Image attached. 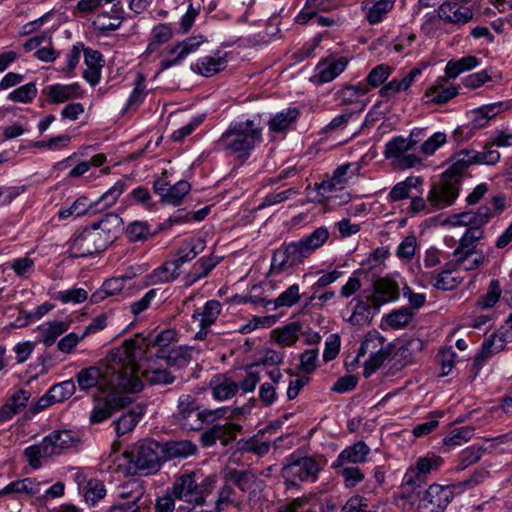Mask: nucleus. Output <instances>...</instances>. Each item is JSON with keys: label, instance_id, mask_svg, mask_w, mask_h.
<instances>
[{"label": "nucleus", "instance_id": "nucleus-1", "mask_svg": "<svg viewBox=\"0 0 512 512\" xmlns=\"http://www.w3.org/2000/svg\"><path fill=\"white\" fill-rule=\"evenodd\" d=\"M107 360L108 364L103 368L91 366L77 373L75 378L81 391L88 392L97 388L98 395H102L113 389H124L133 393L142 390L141 380L135 374V367L129 361L126 350L111 353Z\"/></svg>", "mask_w": 512, "mask_h": 512}, {"label": "nucleus", "instance_id": "nucleus-2", "mask_svg": "<svg viewBox=\"0 0 512 512\" xmlns=\"http://www.w3.org/2000/svg\"><path fill=\"white\" fill-rule=\"evenodd\" d=\"M330 233L326 227H319L299 241L290 242L274 251L271 270L278 273L286 268L299 265L315 250L322 247L329 239Z\"/></svg>", "mask_w": 512, "mask_h": 512}, {"label": "nucleus", "instance_id": "nucleus-3", "mask_svg": "<svg viewBox=\"0 0 512 512\" xmlns=\"http://www.w3.org/2000/svg\"><path fill=\"white\" fill-rule=\"evenodd\" d=\"M262 131V127L253 120L234 122L222 133L217 145L244 162L250 157L256 145L263 141Z\"/></svg>", "mask_w": 512, "mask_h": 512}, {"label": "nucleus", "instance_id": "nucleus-4", "mask_svg": "<svg viewBox=\"0 0 512 512\" xmlns=\"http://www.w3.org/2000/svg\"><path fill=\"white\" fill-rule=\"evenodd\" d=\"M128 469L134 475L148 476L158 472L163 464L161 446L153 440H142L124 452Z\"/></svg>", "mask_w": 512, "mask_h": 512}, {"label": "nucleus", "instance_id": "nucleus-5", "mask_svg": "<svg viewBox=\"0 0 512 512\" xmlns=\"http://www.w3.org/2000/svg\"><path fill=\"white\" fill-rule=\"evenodd\" d=\"M79 443L78 436L70 430L53 431L38 444L31 445L24 450V455L29 465L38 469L41 467V459H47L59 454L62 450L74 447Z\"/></svg>", "mask_w": 512, "mask_h": 512}, {"label": "nucleus", "instance_id": "nucleus-6", "mask_svg": "<svg viewBox=\"0 0 512 512\" xmlns=\"http://www.w3.org/2000/svg\"><path fill=\"white\" fill-rule=\"evenodd\" d=\"M416 151L417 142L415 140L397 136L385 145L384 156L386 159L392 160L395 167L408 169L421 162Z\"/></svg>", "mask_w": 512, "mask_h": 512}, {"label": "nucleus", "instance_id": "nucleus-7", "mask_svg": "<svg viewBox=\"0 0 512 512\" xmlns=\"http://www.w3.org/2000/svg\"><path fill=\"white\" fill-rule=\"evenodd\" d=\"M124 389H113L102 395L94 396V407L90 413L91 424H99L109 419L113 412L130 403L131 398L125 395Z\"/></svg>", "mask_w": 512, "mask_h": 512}, {"label": "nucleus", "instance_id": "nucleus-8", "mask_svg": "<svg viewBox=\"0 0 512 512\" xmlns=\"http://www.w3.org/2000/svg\"><path fill=\"white\" fill-rule=\"evenodd\" d=\"M287 463L281 470L282 477L291 485H297V481H314L319 472L318 463L312 457H301L291 454Z\"/></svg>", "mask_w": 512, "mask_h": 512}, {"label": "nucleus", "instance_id": "nucleus-9", "mask_svg": "<svg viewBox=\"0 0 512 512\" xmlns=\"http://www.w3.org/2000/svg\"><path fill=\"white\" fill-rule=\"evenodd\" d=\"M201 473L198 471H185L175 477L172 485V495L177 500L185 501L194 506H202L205 498L200 496L197 480H200Z\"/></svg>", "mask_w": 512, "mask_h": 512}, {"label": "nucleus", "instance_id": "nucleus-10", "mask_svg": "<svg viewBox=\"0 0 512 512\" xmlns=\"http://www.w3.org/2000/svg\"><path fill=\"white\" fill-rule=\"evenodd\" d=\"M204 415L194 396L183 394L178 398L177 412L174 417L183 429L188 431L200 430L203 426Z\"/></svg>", "mask_w": 512, "mask_h": 512}, {"label": "nucleus", "instance_id": "nucleus-11", "mask_svg": "<svg viewBox=\"0 0 512 512\" xmlns=\"http://www.w3.org/2000/svg\"><path fill=\"white\" fill-rule=\"evenodd\" d=\"M126 187L127 180L120 179L94 203L89 202L86 197H79L73 202L72 210L75 212L76 217H79L86 214L93 207L95 210L109 208L115 204Z\"/></svg>", "mask_w": 512, "mask_h": 512}, {"label": "nucleus", "instance_id": "nucleus-12", "mask_svg": "<svg viewBox=\"0 0 512 512\" xmlns=\"http://www.w3.org/2000/svg\"><path fill=\"white\" fill-rule=\"evenodd\" d=\"M106 248L107 245L103 242L101 236L89 226L72 239L69 254L73 258L87 257L104 251Z\"/></svg>", "mask_w": 512, "mask_h": 512}, {"label": "nucleus", "instance_id": "nucleus-13", "mask_svg": "<svg viewBox=\"0 0 512 512\" xmlns=\"http://www.w3.org/2000/svg\"><path fill=\"white\" fill-rule=\"evenodd\" d=\"M459 195V181L457 179L445 178L432 185L427 200L430 206L435 209H443L454 203Z\"/></svg>", "mask_w": 512, "mask_h": 512}, {"label": "nucleus", "instance_id": "nucleus-14", "mask_svg": "<svg viewBox=\"0 0 512 512\" xmlns=\"http://www.w3.org/2000/svg\"><path fill=\"white\" fill-rule=\"evenodd\" d=\"M453 497L448 486L432 484L420 498L418 512H444Z\"/></svg>", "mask_w": 512, "mask_h": 512}, {"label": "nucleus", "instance_id": "nucleus-15", "mask_svg": "<svg viewBox=\"0 0 512 512\" xmlns=\"http://www.w3.org/2000/svg\"><path fill=\"white\" fill-rule=\"evenodd\" d=\"M241 431L242 426L236 423L215 424L201 434L200 442L206 448L215 445L217 441H220L223 446H227L236 439L237 434Z\"/></svg>", "mask_w": 512, "mask_h": 512}, {"label": "nucleus", "instance_id": "nucleus-16", "mask_svg": "<svg viewBox=\"0 0 512 512\" xmlns=\"http://www.w3.org/2000/svg\"><path fill=\"white\" fill-rule=\"evenodd\" d=\"M400 291L398 284L389 278H379L373 283V293L367 297L375 310L383 304L395 301L399 298Z\"/></svg>", "mask_w": 512, "mask_h": 512}, {"label": "nucleus", "instance_id": "nucleus-17", "mask_svg": "<svg viewBox=\"0 0 512 512\" xmlns=\"http://www.w3.org/2000/svg\"><path fill=\"white\" fill-rule=\"evenodd\" d=\"M438 17L445 23L461 26L473 19V11L457 0L446 1L438 8Z\"/></svg>", "mask_w": 512, "mask_h": 512}, {"label": "nucleus", "instance_id": "nucleus-18", "mask_svg": "<svg viewBox=\"0 0 512 512\" xmlns=\"http://www.w3.org/2000/svg\"><path fill=\"white\" fill-rule=\"evenodd\" d=\"M206 39L199 36H192L184 39L179 42L173 48L169 50L171 55H174L172 59H164L161 61V68L163 70L168 69L170 67L176 66L180 64L189 54L194 53L198 50L201 44H203Z\"/></svg>", "mask_w": 512, "mask_h": 512}, {"label": "nucleus", "instance_id": "nucleus-19", "mask_svg": "<svg viewBox=\"0 0 512 512\" xmlns=\"http://www.w3.org/2000/svg\"><path fill=\"white\" fill-rule=\"evenodd\" d=\"M101 236L107 247L117 238L122 230L123 221L118 214L107 213L99 221L90 225Z\"/></svg>", "mask_w": 512, "mask_h": 512}, {"label": "nucleus", "instance_id": "nucleus-20", "mask_svg": "<svg viewBox=\"0 0 512 512\" xmlns=\"http://www.w3.org/2000/svg\"><path fill=\"white\" fill-rule=\"evenodd\" d=\"M163 463L173 459H185L196 454L197 446L190 440L160 443Z\"/></svg>", "mask_w": 512, "mask_h": 512}, {"label": "nucleus", "instance_id": "nucleus-21", "mask_svg": "<svg viewBox=\"0 0 512 512\" xmlns=\"http://www.w3.org/2000/svg\"><path fill=\"white\" fill-rule=\"evenodd\" d=\"M442 464V458L439 456L423 457L418 459L416 469L408 471L404 476L407 485L416 486L424 482L425 475L432 470H436Z\"/></svg>", "mask_w": 512, "mask_h": 512}, {"label": "nucleus", "instance_id": "nucleus-22", "mask_svg": "<svg viewBox=\"0 0 512 512\" xmlns=\"http://www.w3.org/2000/svg\"><path fill=\"white\" fill-rule=\"evenodd\" d=\"M193 347L189 346H171L169 349L155 352V357L163 359L170 367L182 368L192 359Z\"/></svg>", "mask_w": 512, "mask_h": 512}, {"label": "nucleus", "instance_id": "nucleus-23", "mask_svg": "<svg viewBox=\"0 0 512 512\" xmlns=\"http://www.w3.org/2000/svg\"><path fill=\"white\" fill-rule=\"evenodd\" d=\"M43 93L48 96L49 102L52 104L63 103L70 99H78L83 95V91L78 83L50 85L43 90Z\"/></svg>", "mask_w": 512, "mask_h": 512}, {"label": "nucleus", "instance_id": "nucleus-24", "mask_svg": "<svg viewBox=\"0 0 512 512\" xmlns=\"http://www.w3.org/2000/svg\"><path fill=\"white\" fill-rule=\"evenodd\" d=\"M347 64L348 61L345 57L321 61L316 66L317 74L314 78L317 79L319 84L328 83L341 74L345 70Z\"/></svg>", "mask_w": 512, "mask_h": 512}, {"label": "nucleus", "instance_id": "nucleus-25", "mask_svg": "<svg viewBox=\"0 0 512 512\" xmlns=\"http://www.w3.org/2000/svg\"><path fill=\"white\" fill-rule=\"evenodd\" d=\"M212 395L218 401L232 398L239 390V385L224 374L214 376L210 382Z\"/></svg>", "mask_w": 512, "mask_h": 512}, {"label": "nucleus", "instance_id": "nucleus-26", "mask_svg": "<svg viewBox=\"0 0 512 512\" xmlns=\"http://www.w3.org/2000/svg\"><path fill=\"white\" fill-rule=\"evenodd\" d=\"M144 413L145 407L140 404L131 407L127 412L123 413L116 421H114L117 436L121 437L133 431Z\"/></svg>", "mask_w": 512, "mask_h": 512}, {"label": "nucleus", "instance_id": "nucleus-27", "mask_svg": "<svg viewBox=\"0 0 512 512\" xmlns=\"http://www.w3.org/2000/svg\"><path fill=\"white\" fill-rule=\"evenodd\" d=\"M370 453L368 445L359 441L352 446L346 447L337 457L333 464L336 465H356L364 463L367 455Z\"/></svg>", "mask_w": 512, "mask_h": 512}, {"label": "nucleus", "instance_id": "nucleus-28", "mask_svg": "<svg viewBox=\"0 0 512 512\" xmlns=\"http://www.w3.org/2000/svg\"><path fill=\"white\" fill-rule=\"evenodd\" d=\"M30 398V393L26 390L20 389L16 391L5 404L0 408V421H8L15 414L22 411Z\"/></svg>", "mask_w": 512, "mask_h": 512}, {"label": "nucleus", "instance_id": "nucleus-29", "mask_svg": "<svg viewBox=\"0 0 512 512\" xmlns=\"http://www.w3.org/2000/svg\"><path fill=\"white\" fill-rule=\"evenodd\" d=\"M127 357L131 364L135 367V374L141 380L150 385H168L175 381V377L171 375V373L165 369H151L140 371L139 368L135 365L134 360L131 358L130 354L127 352Z\"/></svg>", "mask_w": 512, "mask_h": 512}, {"label": "nucleus", "instance_id": "nucleus-30", "mask_svg": "<svg viewBox=\"0 0 512 512\" xmlns=\"http://www.w3.org/2000/svg\"><path fill=\"white\" fill-rule=\"evenodd\" d=\"M300 115L298 108H287L281 112L276 113L268 121V126L271 132L283 133L289 130L296 122Z\"/></svg>", "mask_w": 512, "mask_h": 512}, {"label": "nucleus", "instance_id": "nucleus-31", "mask_svg": "<svg viewBox=\"0 0 512 512\" xmlns=\"http://www.w3.org/2000/svg\"><path fill=\"white\" fill-rule=\"evenodd\" d=\"M395 0H365L362 2V9L366 13V18L370 24L379 23L394 6Z\"/></svg>", "mask_w": 512, "mask_h": 512}, {"label": "nucleus", "instance_id": "nucleus-32", "mask_svg": "<svg viewBox=\"0 0 512 512\" xmlns=\"http://www.w3.org/2000/svg\"><path fill=\"white\" fill-rule=\"evenodd\" d=\"M336 6L335 0H307L305 9L297 15L295 21L298 24H305L310 20L315 21L317 11H329Z\"/></svg>", "mask_w": 512, "mask_h": 512}, {"label": "nucleus", "instance_id": "nucleus-33", "mask_svg": "<svg viewBox=\"0 0 512 512\" xmlns=\"http://www.w3.org/2000/svg\"><path fill=\"white\" fill-rule=\"evenodd\" d=\"M455 269H456V264H454L453 262L447 263L446 268L443 269L440 273H438V274L431 273L430 274L431 284L439 290H443V291L453 290L460 283V281L456 277L452 276V272Z\"/></svg>", "mask_w": 512, "mask_h": 512}, {"label": "nucleus", "instance_id": "nucleus-34", "mask_svg": "<svg viewBox=\"0 0 512 512\" xmlns=\"http://www.w3.org/2000/svg\"><path fill=\"white\" fill-rule=\"evenodd\" d=\"M445 81L446 80L444 78H439L436 84L426 91L425 96L428 101L434 104L442 105L447 103L458 94L456 87L444 88L443 85Z\"/></svg>", "mask_w": 512, "mask_h": 512}, {"label": "nucleus", "instance_id": "nucleus-35", "mask_svg": "<svg viewBox=\"0 0 512 512\" xmlns=\"http://www.w3.org/2000/svg\"><path fill=\"white\" fill-rule=\"evenodd\" d=\"M350 168L349 164L339 166L334 172L330 179L322 181L320 184H316L315 189L322 196L330 193L338 188H342L344 184L347 183V179L345 178L348 169Z\"/></svg>", "mask_w": 512, "mask_h": 512}, {"label": "nucleus", "instance_id": "nucleus-36", "mask_svg": "<svg viewBox=\"0 0 512 512\" xmlns=\"http://www.w3.org/2000/svg\"><path fill=\"white\" fill-rule=\"evenodd\" d=\"M452 160V164L447 168L443 175L445 178L457 179L460 182V177L462 174L470 165H472L471 157L468 153V150L463 149L455 153Z\"/></svg>", "mask_w": 512, "mask_h": 512}, {"label": "nucleus", "instance_id": "nucleus-37", "mask_svg": "<svg viewBox=\"0 0 512 512\" xmlns=\"http://www.w3.org/2000/svg\"><path fill=\"white\" fill-rule=\"evenodd\" d=\"M225 479L232 481L242 492L251 490L256 483V474L252 470L229 469L225 474Z\"/></svg>", "mask_w": 512, "mask_h": 512}, {"label": "nucleus", "instance_id": "nucleus-38", "mask_svg": "<svg viewBox=\"0 0 512 512\" xmlns=\"http://www.w3.org/2000/svg\"><path fill=\"white\" fill-rule=\"evenodd\" d=\"M41 490L42 483L37 482L32 478H25L8 484L5 488L0 490V496L8 493H26L28 495L36 496L40 494Z\"/></svg>", "mask_w": 512, "mask_h": 512}, {"label": "nucleus", "instance_id": "nucleus-39", "mask_svg": "<svg viewBox=\"0 0 512 512\" xmlns=\"http://www.w3.org/2000/svg\"><path fill=\"white\" fill-rule=\"evenodd\" d=\"M369 87L359 82L356 85H347L336 92V100L340 105L356 103L359 97L367 94Z\"/></svg>", "mask_w": 512, "mask_h": 512}, {"label": "nucleus", "instance_id": "nucleus-40", "mask_svg": "<svg viewBox=\"0 0 512 512\" xmlns=\"http://www.w3.org/2000/svg\"><path fill=\"white\" fill-rule=\"evenodd\" d=\"M69 322L52 321L40 327L42 342L46 347L52 346L57 338L69 329Z\"/></svg>", "mask_w": 512, "mask_h": 512}, {"label": "nucleus", "instance_id": "nucleus-41", "mask_svg": "<svg viewBox=\"0 0 512 512\" xmlns=\"http://www.w3.org/2000/svg\"><path fill=\"white\" fill-rule=\"evenodd\" d=\"M423 180L420 177H407L404 181L397 183L389 193V199L397 202L410 197L412 188H418L422 185Z\"/></svg>", "mask_w": 512, "mask_h": 512}, {"label": "nucleus", "instance_id": "nucleus-42", "mask_svg": "<svg viewBox=\"0 0 512 512\" xmlns=\"http://www.w3.org/2000/svg\"><path fill=\"white\" fill-rule=\"evenodd\" d=\"M478 64L479 60L472 55L462 57L458 60L452 59L448 61L445 68V73L448 78H456L462 72L469 71L478 66Z\"/></svg>", "mask_w": 512, "mask_h": 512}, {"label": "nucleus", "instance_id": "nucleus-43", "mask_svg": "<svg viewBox=\"0 0 512 512\" xmlns=\"http://www.w3.org/2000/svg\"><path fill=\"white\" fill-rule=\"evenodd\" d=\"M495 213L491 208L483 206L480 207L478 212H464L458 215V222L462 225H476L482 226L486 224Z\"/></svg>", "mask_w": 512, "mask_h": 512}, {"label": "nucleus", "instance_id": "nucleus-44", "mask_svg": "<svg viewBox=\"0 0 512 512\" xmlns=\"http://www.w3.org/2000/svg\"><path fill=\"white\" fill-rule=\"evenodd\" d=\"M226 64L227 61L223 57L214 58L205 56L197 61L196 67L201 75L205 77H211L216 73L224 70Z\"/></svg>", "mask_w": 512, "mask_h": 512}, {"label": "nucleus", "instance_id": "nucleus-45", "mask_svg": "<svg viewBox=\"0 0 512 512\" xmlns=\"http://www.w3.org/2000/svg\"><path fill=\"white\" fill-rule=\"evenodd\" d=\"M336 469V473L344 480L345 486L348 488L355 487L364 479V473L356 465H336L332 464Z\"/></svg>", "mask_w": 512, "mask_h": 512}, {"label": "nucleus", "instance_id": "nucleus-46", "mask_svg": "<svg viewBox=\"0 0 512 512\" xmlns=\"http://www.w3.org/2000/svg\"><path fill=\"white\" fill-rule=\"evenodd\" d=\"M300 299V288L298 284L289 286L282 292L276 299L268 300L265 305H273V309L278 307H291L295 305Z\"/></svg>", "mask_w": 512, "mask_h": 512}, {"label": "nucleus", "instance_id": "nucleus-47", "mask_svg": "<svg viewBox=\"0 0 512 512\" xmlns=\"http://www.w3.org/2000/svg\"><path fill=\"white\" fill-rule=\"evenodd\" d=\"M413 317L414 312L411 308L402 307L389 313L385 321L392 329H403L412 321Z\"/></svg>", "mask_w": 512, "mask_h": 512}, {"label": "nucleus", "instance_id": "nucleus-48", "mask_svg": "<svg viewBox=\"0 0 512 512\" xmlns=\"http://www.w3.org/2000/svg\"><path fill=\"white\" fill-rule=\"evenodd\" d=\"M190 184L185 180H180L174 185L169 186L168 191L162 203L178 206L182 203L183 198L189 193Z\"/></svg>", "mask_w": 512, "mask_h": 512}, {"label": "nucleus", "instance_id": "nucleus-49", "mask_svg": "<svg viewBox=\"0 0 512 512\" xmlns=\"http://www.w3.org/2000/svg\"><path fill=\"white\" fill-rule=\"evenodd\" d=\"M502 294V289L499 280L493 279L490 281L487 292L483 294L477 301V306L482 309H490L496 305Z\"/></svg>", "mask_w": 512, "mask_h": 512}, {"label": "nucleus", "instance_id": "nucleus-50", "mask_svg": "<svg viewBox=\"0 0 512 512\" xmlns=\"http://www.w3.org/2000/svg\"><path fill=\"white\" fill-rule=\"evenodd\" d=\"M75 391V382L73 379H70L53 385L48 390V396L52 399V402L59 403L69 399L75 393Z\"/></svg>", "mask_w": 512, "mask_h": 512}, {"label": "nucleus", "instance_id": "nucleus-51", "mask_svg": "<svg viewBox=\"0 0 512 512\" xmlns=\"http://www.w3.org/2000/svg\"><path fill=\"white\" fill-rule=\"evenodd\" d=\"M486 449L479 445H471L465 448L459 455L458 471H463L469 466L477 463Z\"/></svg>", "mask_w": 512, "mask_h": 512}, {"label": "nucleus", "instance_id": "nucleus-52", "mask_svg": "<svg viewBox=\"0 0 512 512\" xmlns=\"http://www.w3.org/2000/svg\"><path fill=\"white\" fill-rule=\"evenodd\" d=\"M180 275V271H176L168 261L154 269L149 275L150 283L153 285L160 283L172 282Z\"/></svg>", "mask_w": 512, "mask_h": 512}, {"label": "nucleus", "instance_id": "nucleus-53", "mask_svg": "<svg viewBox=\"0 0 512 512\" xmlns=\"http://www.w3.org/2000/svg\"><path fill=\"white\" fill-rule=\"evenodd\" d=\"M300 329L301 326L294 322L286 325L282 329L274 330L273 334L275 335L277 343L283 346H291L297 341Z\"/></svg>", "mask_w": 512, "mask_h": 512}, {"label": "nucleus", "instance_id": "nucleus-54", "mask_svg": "<svg viewBox=\"0 0 512 512\" xmlns=\"http://www.w3.org/2000/svg\"><path fill=\"white\" fill-rule=\"evenodd\" d=\"M474 433V428L470 426H463L452 429L447 436L443 439L445 446H458L469 441Z\"/></svg>", "mask_w": 512, "mask_h": 512}, {"label": "nucleus", "instance_id": "nucleus-55", "mask_svg": "<svg viewBox=\"0 0 512 512\" xmlns=\"http://www.w3.org/2000/svg\"><path fill=\"white\" fill-rule=\"evenodd\" d=\"M472 164L494 165L500 160V153L487 143L483 151L468 150Z\"/></svg>", "mask_w": 512, "mask_h": 512}, {"label": "nucleus", "instance_id": "nucleus-56", "mask_svg": "<svg viewBox=\"0 0 512 512\" xmlns=\"http://www.w3.org/2000/svg\"><path fill=\"white\" fill-rule=\"evenodd\" d=\"M37 87L34 82H29L9 93L8 99L12 102L30 103L37 96Z\"/></svg>", "mask_w": 512, "mask_h": 512}, {"label": "nucleus", "instance_id": "nucleus-57", "mask_svg": "<svg viewBox=\"0 0 512 512\" xmlns=\"http://www.w3.org/2000/svg\"><path fill=\"white\" fill-rule=\"evenodd\" d=\"M457 266H463L467 271L478 268L484 261V256L476 251L465 250L463 253L454 254Z\"/></svg>", "mask_w": 512, "mask_h": 512}, {"label": "nucleus", "instance_id": "nucleus-58", "mask_svg": "<svg viewBox=\"0 0 512 512\" xmlns=\"http://www.w3.org/2000/svg\"><path fill=\"white\" fill-rule=\"evenodd\" d=\"M205 249V241L202 238H192L186 241L177 251L186 261L193 260Z\"/></svg>", "mask_w": 512, "mask_h": 512}, {"label": "nucleus", "instance_id": "nucleus-59", "mask_svg": "<svg viewBox=\"0 0 512 512\" xmlns=\"http://www.w3.org/2000/svg\"><path fill=\"white\" fill-rule=\"evenodd\" d=\"M172 28L168 24H159L152 30L151 41L148 50L153 52L161 44L168 42L172 38Z\"/></svg>", "mask_w": 512, "mask_h": 512}, {"label": "nucleus", "instance_id": "nucleus-60", "mask_svg": "<svg viewBox=\"0 0 512 512\" xmlns=\"http://www.w3.org/2000/svg\"><path fill=\"white\" fill-rule=\"evenodd\" d=\"M480 226L469 228L460 240V245L454 250V254L463 253L465 250L476 251V241L482 236Z\"/></svg>", "mask_w": 512, "mask_h": 512}, {"label": "nucleus", "instance_id": "nucleus-61", "mask_svg": "<svg viewBox=\"0 0 512 512\" xmlns=\"http://www.w3.org/2000/svg\"><path fill=\"white\" fill-rule=\"evenodd\" d=\"M392 73V68L386 64L374 67L366 78L367 87L376 88L382 85Z\"/></svg>", "mask_w": 512, "mask_h": 512}, {"label": "nucleus", "instance_id": "nucleus-62", "mask_svg": "<svg viewBox=\"0 0 512 512\" xmlns=\"http://www.w3.org/2000/svg\"><path fill=\"white\" fill-rule=\"evenodd\" d=\"M200 13V4H195L194 1H190L186 12L181 16L179 27L177 28L178 33H187L193 26L196 18Z\"/></svg>", "mask_w": 512, "mask_h": 512}, {"label": "nucleus", "instance_id": "nucleus-63", "mask_svg": "<svg viewBox=\"0 0 512 512\" xmlns=\"http://www.w3.org/2000/svg\"><path fill=\"white\" fill-rule=\"evenodd\" d=\"M84 498L87 503L94 505L106 495L104 484L96 479H91L85 486Z\"/></svg>", "mask_w": 512, "mask_h": 512}, {"label": "nucleus", "instance_id": "nucleus-64", "mask_svg": "<svg viewBox=\"0 0 512 512\" xmlns=\"http://www.w3.org/2000/svg\"><path fill=\"white\" fill-rule=\"evenodd\" d=\"M388 355V351L383 346L379 350L372 352L369 359L364 363V377H370L384 363Z\"/></svg>", "mask_w": 512, "mask_h": 512}]
</instances>
